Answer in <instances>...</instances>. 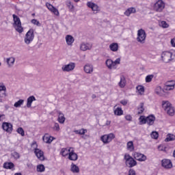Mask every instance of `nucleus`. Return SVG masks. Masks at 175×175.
Masks as SVG:
<instances>
[{
	"instance_id": "nucleus-1",
	"label": "nucleus",
	"mask_w": 175,
	"mask_h": 175,
	"mask_svg": "<svg viewBox=\"0 0 175 175\" xmlns=\"http://www.w3.org/2000/svg\"><path fill=\"white\" fill-rule=\"evenodd\" d=\"M12 17L14 21L13 27L15 28L16 31L18 32V33H23V32H24V28L21 25V20H20V18L16 14H13Z\"/></svg>"
},
{
	"instance_id": "nucleus-2",
	"label": "nucleus",
	"mask_w": 175,
	"mask_h": 175,
	"mask_svg": "<svg viewBox=\"0 0 175 175\" xmlns=\"http://www.w3.org/2000/svg\"><path fill=\"white\" fill-rule=\"evenodd\" d=\"M162 106L163 109L165 110V111H166L168 116H171L172 117L174 116V107L172 105V103H170V102L167 100H164L162 102Z\"/></svg>"
},
{
	"instance_id": "nucleus-3",
	"label": "nucleus",
	"mask_w": 175,
	"mask_h": 175,
	"mask_svg": "<svg viewBox=\"0 0 175 175\" xmlns=\"http://www.w3.org/2000/svg\"><path fill=\"white\" fill-rule=\"evenodd\" d=\"M174 59V55L173 53L170 51H163L161 53V60L165 64H169V62H172Z\"/></svg>"
},
{
	"instance_id": "nucleus-4",
	"label": "nucleus",
	"mask_w": 175,
	"mask_h": 175,
	"mask_svg": "<svg viewBox=\"0 0 175 175\" xmlns=\"http://www.w3.org/2000/svg\"><path fill=\"white\" fill-rule=\"evenodd\" d=\"M35 31L33 29H30L25 34L24 38V42L25 44H31L32 42H33V39H35Z\"/></svg>"
},
{
	"instance_id": "nucleus-5",
	"label": "nucleus",
	"mask_w": 175,
	"mask_h": 175,
	"mask_svg": "<svg viewBox=\"0 0 175 175\" xmlns=\"http://www.w3.org/2000/svg\"><path fill=\"white\" fill-rule=\"evenodd\" d=\"M147 38V33L146 31L143 29H140L137 31V42L141 43V44H144L146 43V38Z\"/></svg>"
},
{
	"instance_id": "nucleus-6",
	"label": "nucleus",
	"mask_w": 175,
	"mask_h": 175,
	"mask_svg": "<svg viewBox=\"0 0 175 175\" xmlns=\"http://www.w3.org/2000/svg\"><path fill=\"white\" fill-rule=\"evenodd\" d=\"M115 137L116 135L114 133H109L101 136L100 140L103 142V143H104V144H109V143H110L113 139H115Z\"/></svg>"
},
{
	"instance_id": "nucleus-7",
	"label": "nucleus",
	"mask_w": 175,
	"mask_h": 175,
	"mask_svg": "<svg viewBox=\"0 0 175 175\" xmlns=\"http://www.w3.org/2000/svg\"><path fill=\"white\" fill-rule=\"evenodd\" d=\"M153 9L155 12L161 13L165 9V3L162 0H159L154 3Z\"/></svg>"
},
{
	"instance_id": "nucleus-8",
	"label": "nucleus",
	"mask_w": 175,
	"mask_h": 175,
	"mask_svg": "<svg viewBox=\"0 0 175 175\" xmlns=\"http://www.w3.org/2000/svg\"><path fill=\"white\" fill-rule=\"evenodd\" d=\"M76 68V64L74 62H70L68 64L64 65L62 67L63 72H72Z\"/></svg>"
},
{
	"instance_id": "nucleus-9",
	"label": "nucleus",
	"mask_w": 175,
	"mask_h": 175,
	"mask_svg": "<svg viewBox=\"0 0 175 175\" xmlns=\"http://www.w3.org/2000/svg\"><path fill=\"white\" fill-rule=\"evenodd\" d=\"M133 157L139 162H145V161H147V156L140 152H135Z\"/></svg>"
},
{
	"instance_id": "nucleus-10",
	"label": "nucleus",
	"mask_w": 175,
	"mask_h": 175,
	"mask_svg": "<svg viewBox=\"0 0 175 175\" xmlns=\"http://www.w3.org/2000/svg\"><path fill=\"white\" fill-rule=\"evenodd\" d=\"M68 159L70 161H77V159H79V156L76 152H75L73 148H70L68 149Z\"/></svg>"
},
{
	"instance_id": "nucleus-11",
	"label": "nucleus",
	"mask_w": 175,
	"mask_h": 175,
	"mask_svg": "<svg viewBox=\"0 0 175 175\" xmlns=\"http://www.w3.org/2000/svg\"><path fill=\"white\" fill-rule=\"evenodd\" d=\"M161 166L165 169H172L173 167V164L170 159H164L161 161Z\"/></svg>"
},
{
	"instance_id": "nucleus-12",
	"label": "nucleus",
	"mask_w": 175,
	"mask_h": 175,
	"mask_svg": "<svg viewBox=\"0 0 175 175\" xmlns=\"http://www.w3.org/2000/svg\"><path fill=\"white\" fill-rule=\"evenodd\" d=\"M46 6L47 9L50 10V12L55 14V16H59V12L58 11V9L55 8L54 5L50 4L49 3H46Z\"/></svg>"
},
{
	"instance_id": "nucleus-13",
	"label": "nucleus",
	"mask_w": 175,
	"mask_h": 175,
	"mask_svg": "<svg viewBox=\"0 0 175 175\" xmlns=\"http://www.w3.org/2000/svg\"><path fill=\"white\" fill-rule=\"evenodd\" d=\"M34 154L40 161H44V152L40 149H35Z\"/></svg>"
},
{
	"instance_id": "nucleus-14",
	"label": "nucleus",
	"mask_w": 175,
	"mask_h": 175,
	"mask_svg": "<svg viewBox=\"0 0 175 175\" xmlns=\"http://www.w3.org/2000/svg\"><path fill=\"white\" fill-rule=\"evenodd\" d=\"M92 49V44L82 42L80 45V49L82 51H87V50H91Z\"/></svg>"
},
{
	"instance_id": "nucleus-15",
	"label": "nucleus",
	"mask_w": 175,
	"mask_h": 175,
	"mask_svg": "<svg viewBox=\"0 0 175 175\" xmlns=\"http://www.w3.org/2000/svg\"><path fill=\"white\" fill-rule=\"evenodd\" d=\"M2 128L3 131H5V132L10 133L12 131H13V125L10 123L3 122L2 124Z\"/></svg>"
},
{
	"instance_id": "nucleus-16",
	"label": "nucleus",
	"mask_w": 175,
	"mask_h": 175,
	"mask_svg": "<svg viewBox=\"0 0 175 175\" xmlns=\"http://www.w3.org/2000/svg\"><path fill=\"white\" fill-rule=\"evenodd\" d=\"M172 85H169V83H167L163 89V92L165 91H172L174 90L175 81H171Z\"/></svg>"
},
{
	"instance_id": "nucleus-17",
	"label": "nucleus",
	"mask_w": 175,
	"mask_h": 175,
	"mask_svg": "<svg viewBox=\"0 0 175 175\" xmlns=\"http://www.w3.org/2000/svg\"><path fill=\"white\" fill-rule=\"evenodd\" d=\"M5 62L8 65V68H12L14 66V62H16V58L13 57H7L5 59Z\"/></svg>"
},
{
	"instance_id": "nucleus-18",
	"label": "nucleus",
	"mask_w": 175,
	"mask_h": 175,
	"mask_svg": "<svg viewBox=\"0 0 175 175\" xmlns=\"http://www.w3.org/2000/svg\"><path fill=\"white\" fill-rule=\"evenodd\" d=\"M86 5L88 8L92 9L93 12H98V10H99V6H98V4L88 1Z\"/></svg>"
},
{
	"instance_id": "nucleus-19",
	"label": "nucleus",
	"mask_w": 175,
	"mask_h": 175,
	"mask_svg": "<svg viewBox=\"0 0 175 175\" xmlns=\"http://www.w3.org/2000/svg\"><path fill=\"white\" fill-rule=\"evenodd\" d=\"M126 166H127L128 167H133L135 166H136V165H137V161H136V160H135V159L131 158L130 159L129 161L125 162Z\"/></svg>"
},
{
	"instance_id": "nucleus-20",
	"label": "nucleus",
	"mask_w": 175,
	"mask_h": 175,
	"mask_svg": "<svg viewBox=\"0 0 175 175\" xmlns=\"http://www.w3.org/2000/svg\"><path fill=\"white\" fill-rule=\"evenodd\" d=\"M154 122H155V116L154 115H150L146 117V124H148V125H154Z\"/></svg>"
},
{
	"instance_id": "nucleus-21",
	"label": "nucleus",
	"mask_w": 175,
	"mask_h": 175,
	"mask_svg": "<svg viewBox=\"0 0 175 175\" xmlns=\"http://www.w3.org/2000/svg\"><path fill=\"white\" fill-rule=\"evenodd\" d=\"M66 42L68 46H72L75 42V38L70 35L66 36Z\"/></svg>"
},
{
	"instance_id": "nucleus-22",
	"label": "nucleus",
	"mask_w": 175,
	"mask_h": 175,
	"mask_svg": "<svg viewBox=\"0 0 175 175\" xmlns=\"http://www.w3.org/2000/svg\"><path fill=\"white\" fill-rule=\"evenodd\" d=\"M84 72L85 73L91 74L94 72V66L91 64H86L84 66Z\"/></svg>"
},
{
	"instance_id": "nucleus-23",
	"label": "nucleus",
	"mask_w": 175,
	"mask_h": 175,
	"mask_svg": "<svg viewBox=\"0 0 175 175\" xmlns=\"http://www.w3.org/2000/svg\"><path fill=\"white\" fill-rule=\"evenodd\" d=\"M118 85L120 88H124L126 85V79H125L124 75L120 76V81L118 83Z\"/></svg>"
},
{
	"instance_id": "nucleus-24",
	"label": "nucleus",
	"mask_w": 175,
	"mask_h": 175,
	"mask_svg": "<svg viewBox=\"0 0 175 175\" xmlns=\"http://www.w3.org/2000/svg\"><path fill=\"white\" fill-rule=\"evenodd\" d=\"M34 100H36L35 96H31L27 98V107H28V109L31 108V106H32V102Z\"/></svg>"
},
{
	"instance_id": "nucleus-25",
	"label": "nucleus",
	"mask_w": 175,
	"mask_h": 175,
	"mask_svg": "<svg viewBox=\"0 0 175 175\" xmlns=\"http://www.w3.org/2000/svg\"><path fill=\"white\" fill-rule=\"evenodd\" d=\"M136 12V8H129L124 12V15L127 17H129L132 13H135Z\"/></svg>"
},
{
	"instance_id": "nucleus-26",
	"label": "nucleus",
	"mask_w": 175,
	"mask_h": 175,
	"mask_svg": "<svg viewBox=\"0 0 175 175\" xmlns=\"http://www.w3.org/2000/svg\"><path fill=\"white\" fill-rule=\"evenodd\" d=\"M3 167H4V169H9L11 170L14 168V163L12 162H5L3 163Z\"/></svg>"
},
{
	"instance_id": "nucleus-27",
	"label": "nucleus",
	"mask_w": 175,
	"mask_h": 175,
	"mask_svg": "<svg viewBox=\"0 0 175 175\" xmlns=\"http://www.w3.org/2000/svg\"><path fill=\"white\" fill-rule=\"evenodd\" d=\"M111 51L116 52L118 51V44L113 42L109 45Z\"/></svg>"
},
{
	"instance_id": "nucleus-28",
	"label": "nucleus",
	"mask_w": 175,
	"mask_h": 175,
	"mask_svg": "<svg viewBox=\"0 0 175 175\" xmlns=\"http://www.w3.org/2000/svg\"><path fill=\"white\" fill-rule=\"evenodd\" d=\"M58 114H59L58 121H59V124H64V122H65V120H66L65 116L61 111H59Z\"/></svg>"
},
{
	"instance_id": "nucleus-29",
	"label": "nucleus",
	"mask_w": 175,
	"mask_h": 175,
	"mask_svg": "<svg viewBox=\"0 0 175 175\" xmlns=\"http://www.w3.org/2000/svg\"><path fill=\"white\" fill-rule=\"evenodd\" d=\"M105 65H107L108 69H113V68H114L113 60H111V59H107L106 60Z\"/></svg>"
},
{
	"instance_id": "nucleus-30",
	"label": "nucleus",
	"mask_w": 175,
	"mask_h": 175,
	"mask_svg": "<svg viewBox=\"0 0 175 175\" xmlns=\"http://www.w3.org/2000/svg\"><path fill=\"white\" fill-rule=\"evenodd\" d=\"M71 172L72 173H79L80 172V168H79V166L76 165L74 163L71 164Z\"/></svg>"
},
{
	"instance_id": "nucleus-31",
	"label": "nucleus",
	"mask_w": 175,
	"mask_h": 175,
	"mask_svg": "<svg viewBox=\"0 0 175 175\" xmlns=\"http://www.w3.org/2000/svg\"><path fill=\"white\" fill-rule=\"evenodd\" d=\"M138 113L137 114H143L144 111V103H141L137 107Z\"/></svg>"
},
{
	"instance_id": "nucleus-32",
	"label": "nucleus",
	"mask_w": 175,
	"mask_h": 175,
	"mask_svg": "<svg viewBox=\"0 0 175 175\" xmlns=\"http://www.w3.org/2000/svg\"><path fill=\"white\" fill-rule=\"evenodd\" d=\"M175 140V135L173 134H167V137L165 139V142H173Z\"/></svg>"
},
{
	"instance_id": "nucleus-33",
	"label": "nucleus",
	"mask_w": 175,
	"mask_h": 175,
	"mask_svg": "<svg viewBox=\"0 0 175 175\" xmlns=\"http://www.w3.org/2000/svg\"><path fill=\"white\" fill-rule=\"evenodd\" d=\"M115 116H122L124 114V111L121 107H118L114 110Z\"/></svg>"
},
{
	"instance_id": "nucleus-34",
	"label": "nucleus",
	"mask_w": 175,
	"mask_h": 175,
	"mask_svg": "<svg viewBox=\"0 0 175 175\" xmlns=\"http://www.w3.org/2000/svg\"><path fill=\"white\" fill-rule=\"evenodd\" d=\"M140 125H144V124H147V118L144 116H141L139 118Z\"/></svg>"
},
{
	"instance_id": "nucleus-35",
	"label": "nucleus",
	"mask_w": 175,
	"mask_h": 175,
	"mask_svg": "<svg viewBox=\"0 0 175 175\" xmlns=\"http://www.w3.org/2000/svg\"><path fill=\"white\" fill-rule=\"evenodd\" d=\"M46 170V167H44V165L43 164H40L37 165V172L40 173H43Z\"/></svg>"
},
{
	"instance_id": "nucleus-36",
	"label": "nucleus",
	"mask_w": 175,
	"mask_h": 175,
	"mask_svg": "<svg viewBox=\"0 0 175 175\" xmlns=\"http://www.w3.org/2000/svg\"><path fill=\"white\" fill-rule=\"evenodd\" d=\"M86 132H87V129H84L74 131V133H76V135H85Z\"/></svg>"
},
{
	"instance_id": "nucleus-37",
	"label": "nucleus",
	"mask_w": 175,
	"mask_h": 175,
	"mask_svg": "<svg viewBox=\"0 0 175 175\" xmlns=\"http://www.w3.org/2000/svg\"><path fill=\"white\" fill-rule=\"evenodd\" d=\"M127 150H129V151H133V150H135L133 142L132 141H130L127 143Z\"/></svg>"
},
{
	"instance_id": "nucleus-38",
	"label": "nucleus",
	"mask_w": 175,
	"mask_h": 175,
	"mask_svg": "<svg viewBox=\"0 0 175 175\" xmlns=\"http://www.w3.org/2000/svg\"><path fill=\"white\" fill-rule=\"evenodd\" d=\"M66 4L67 7L68 8V9L70 10V12H73V10L75 9V5H73V4H72V1H67Z\"/></svg>"
},
{
	"instance_id": "nucleus-39",
	"label": "nucleus",
	"mask_w": 175,
	"mask_h": 175,
	"mask_svg": "<svg viewBox=\"0 0 175 175\" xmlns=\"http://www.w3.org/2000/svg\"><path fill=\"white\" fill-rule=\"evenodd\" d=\"M61 154L62 155V157H66V155H69V149L68 148H62L61 150Z\"/></svg>"
},
{
	"instance_id": "nucleus-40",
	"label": "nucleus",
	"mask_w": 175,
	"mask_h": 175,
	"mask_svg": "<svg viewBox=\"0 0 175 175\" xmlns=\"http://www.w3.org/2000/svg\"><path fill=\"white\" fill-rule=\"evenodd\" d=\"M22 105H24V100L20 99L14 104V107H21Z\"/></svg>"
},
{
	"instance_id": "nucleus-41",
	"label": "nucleus",
	"mask_w": 175,
	"mask_h": 175,
	"mask_svg": "<svg viewBox=\"0 0 175 175\" xmlns=\"http://www.w3.org/2000/svg\"><path fill=\"white\" fill-rule=\"evenodd\" d=\"M152 79H154V75H149L146 77V83H151L152 81Z\"/></svg>"
},
{
	"instance_id": "nucleus-42",
	"label": "nucleus",
	"mask_w": 175,
	"mask_h": 175,
	"mask_svg": "<svg viewBox=\"0 0 175 175\" xmlns=\"http://www.w3.org/2000/svg\"><path fill=\"white\" fill-rule=\"evenodd\" d=\"M162 91H163V90H162V88H161L160 86L157 87L155 89V92L157 95H159V96H162Z\"/></svg>"
},
{
	"instance_id": "nucleus-43",
	"label": "nucleus",
	"mask_w": 175,
	"mask_h": 175,
	"mask_svg": "<svg viewBox=\"0 0 175 175\" xmlns=\"http://www.w3.org/2000/svg\"><path fill=\"white\" fill-rule=\"evenodd\" d=\"M150 136L152 137V139H158V137H159V134L158 133V132L157 131H153L152 132V133L150 134Z\"/></svg>"
},
{
	"instance_id": "nucleus-44",
	"label": "nucleus",
	"mask_w": 175,
	"mask_h": 175,
	"mask_svg": "<svg viewBox=\"0 0 175 175\" xmlns=\"http://www.w3.org/2000/svg\"><path fill=\"white\" fill-rule=\"evenodd\" d=\"M16 132L19 133L21 136H25V132L24 131V129L23 128L19 127L17 129Z\"/></svg>"
},
{
	"instance_id": "nucleus-45",
	"label": "nucleus",
	"mask_w": 175,
	"mask_h": 175,
	"mask_svg": "<svg viewBox=\"0 0 175 175\" xmlns=\"http://www.w3.org/2000/svg\"><path fill=\"white\" fill-rule=\"evenodd\" d=\"M136 89L139 94H143V92H144V86L143 85L137 86Z\"/></svg>"
},
{
	"instance_id": "nucleus-46",
	"label": "nucleus",
	"mask_w": 175,
	"mask_h": 175,
	"mask_svg": "<svg viewBox=\"0 0 175 175\" xmlns=\"http://www.w3.org/2000/svg\"><path fill=\"white\" fill-rule=\"evenodd\" d=\"M31 24H33L34 25H37V27H40V22L36 19H32L31 21Z\"/></svg>"
},
{
	"instance_id": "nucleus-47",
	"label": "nucleus",
	"mask_w": 175,
	"mask_h": 175,
	"mask_svg": "<svg viewBox=\"0 0 175 175\" xmlns=\"http://www.w3.org/2000/svg\"><path fill=\"white\" fill-rule=\"evenodd\" d=\"M113 68L116 67V65H120L121 64V59L118 58L114 62H113Z\"/></svg>"
},
{
	"instance_id": "nucleus-48",
	"label": "nucleus",
	"mask_w": 175,
	"mask_h": 175,
	"mask_svg": "<svg viewBox=\"0 0 175 175\" xmlns=\"http://www.w3.org/2000/svg\"><path fill=\"white\" fill-rule=\"evenodd\" d=\"M160 25L163 28H169V25L166 23V21H161Z\"/></svg>"
},
{
	"instance_id": "nucleus-49",
	"label": "nucleus",
	"mask_w": 175,
	"mask_h": 175,
	"mask_svg": "<svg viewBox=\"0 0 175 175\" xmlns=\"http://www.w3.org/2000/svg\"><path fill=\"white\" fill-rule=\"evenodd\" d=\"M12 157H14L15 159H18L20 158V154L17 152H14L12 153Z\"/></svg>"
},
{
	"instance_id": "nucleus-50",
	"label": "nucleus",
	"mask_w": 175,
	"mask_h": 175,
	"mask_svg": "<svg viewBox=\"0 0 175 175\" xmlns=\"http://www.w3.org/2000/svg\"><path fill=\"white\" fill-rule=\"evenodd\" d=\"M131 158H133V157L131 155H129V154H124V159H125L126 162H128V161H129Z\"/></svg>"
},
{
	"instance_id": "nucleus-51",
	"label": "nucleus",
	"mask_w": 175,
	"mask_h": 175,
	"mask_svg": "<svg viewBox=\"0 0 175 175\" xmlns=\"http://www.w3.org/2000/svg\"><path fill=\"white\" fill-rule=\"evenodd\" d=\"M53 129L54 131H57V132H58V131H59V124L58 123H55Z\"/></svg>"
},
{
	"instance_id": "nucleus-52",
	"label": "nucleus",
	"mask_w": 175,
	"mask_h": 175,
	"mask_svg": "<svg viewBox=\"0 0 175 175\" xmlns=\"http://www.w3.org/2000/svg\"><path fill=\"white\" fill-rule=\"evenodd\" d=\"M6 91L0 92V98H6Z\"/></svg>"
},
{
	"instance_id": "nucleus-53",
	"label": "nucleus",
	"mask_w": 175,
	"mask_h": 175,
	"mask_svg": "<svg viewBox=\"0 0 175 175\" xmlns=\"http://www.w3.org/2000/svg\"><path fill=\"white\" fill-rule=\"evenodd\" d=\"M129 175H136V171L133 169H130L129 170Z\"/></svg>"
},
{
	"instance_id": "nucleus-54",
	"label": "nucleus",
	"mask_w": 175,
	"mask_h": 175,
	"mask_svg": "<svg viewBox=\"0 0 175 175\" xmlns=\"http://www.w3.org/2000/svg\"><path fill=\"white\" fill-rule=\"evenodd\" d=\"M31 147L32 148H34V150L38 149V144L36 143V142H33L31 144Z\"/></svg>"
},
{
	"instance_id": "nucleus-55",
	"label": "nucleus",
	"mask_w": 175,
	"mask_h": 175,
	"mask_svg": "<svg viewBox=\"0 0 175 175\" xmlns=\"http://www.w3.org/2000/svg\"><path fill=\"white\" fill-rule=\"evenodd\" d=\"M120 103L123 106H126V105H128V100H120Z\"/></svg>"
},
{
	"instance_id": "nucleus-56",
	"label": "nucleus",
	"mask_w": 175,
	"mask_h": 175,
	"mask_svg": "<svg viewBox=\"0 0 175 175\" xmlns=\"http://www.w3.org/2000/svg\"><path fill=\"white\" fill-rule=\"evenodd\" d=\"M125 120H126V121H132V116L126 115L125 116Z\"/></svg>"
},
{
	"instance_id": "nucleus-57",
	"label": "nucleus",
	"mask_w": 175,
	"mask_h": 175,
	"mask_svg": "<svg viewBox=\"0 0 175 175\" xmlns=\"http://www.w3.org/2000/svg\"><path fill=\"white\" fill-rule=\"evenodd\" d=\"M2 91H6V86L5 85H0V92H2Z\"/></svg>"
},
{
	"instance_id": "nucleus-58",
	"label": "nucleus",
	"mask_w": 175,
	"mask_h": 175,
	"mask_svg": "<svg viewBox=\"0 0 175 175\" xmlns=\"http://www.w3.org/2000/svg\"><path fill=\"white\" fill-rule=\"evenodd\" d=\"M171 44H172V47H175V38H174L171 40Z\"/></svg>"
},
{
	"instance_id": "nucleus-59",
	"label": "nucleus",
	"mask_w": 175,
	"mask_h": 175,
	"mask_svg": "<svg viewBox=\"0 0 175 175\" xmlns=\"http://www.w3.org/2000/svg\"><path fill=\"white\" fill-rule=\"evenodd\" d=\"M163 148H165V146L163 145H160L158 146V149L159 151H163Z\"/></svg>"
},
{
	"instance_id": "nucleus-60",
	"label": "nucleus",
	"mask_w": 175,
	"mask_h": 175,
	"mask_svg": "<svg viewBox=\"0 0 175 175\" xmlns=\"http://www.w3.org/2000/svg\"><path fill=\"white\" fill-rule=\"evenodd\" d=\"M3 120H5V114H0V121H3Z\"/></svg>"
},
{
	"instance_id": "nucleus-61",
	"label": "nucleus",
	"mask_w": 175,
	"mask_h": 175,
	"mask_svg": "<svg viewBox=\"0 0 175 175\" xmlns=\"http://www.w3.org/2000/svg\"><path fill=\"white\" fill-rule=\"evenodd\" d=\"M46 141V143H51V142H53V140L50 139V138H45Z\"/></svg>"
},
{
	"instance_id": "nucleus-62",
	"label": "nucleus",
	"mask_w": 175,
	"mask_h": 175,
	"mask_svg": "<svg viewBox=\"0 0 175 175\" xmlns=\"http://www.w3.org/2000/svg\"><path fill=\"white\" fill-rule=\"evenodd\" d=\"M92 99H95V98H96V95L92 94Z\"/></svg>"
},
{
	"instance_id": "nucleus-63",
	"label": "nucleus",
	"mask_w": 175,
	"mask_h": 175,
	"mask_svg": "<svg viewBox=\"0 0 175 175\" xmlns=\"http://www.w3.org/2000/svg\"><path fill=\"white\" fill-rule=\"evenodd\" d=\"M111 123V122H110V121H107L106 125H110Z\"/></svg>"
},
{
	"instance_id": "nucleus-64",
	"label": "nucleus",
	"mask_w": 175,
	"mask_h": 175,
	"mask_svg": "<svg viewBox=\"0 0 175 175\" xmlns=\"http://www.w3.org/2000/svg\"><path fill=\"white\" fill-rule=\"evenodd\" d=\"M14 175H23L21 172L15 173Z\"/></svg>"
}]
</instances>
